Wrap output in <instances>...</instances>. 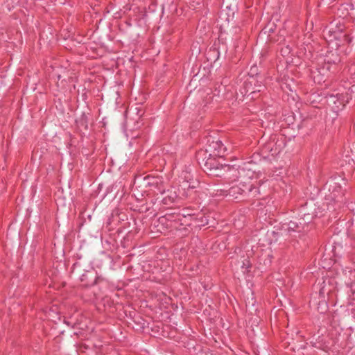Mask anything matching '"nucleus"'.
<instances>
[{
    "instance_id": "obj_27",
    "label": "nucleus",
    "mask_w": 355,
    "mask_h": 355,
    "mask_svg": "<svg viewBox=\"0 0 355 355\" xmlns=\"http://www.w3.org/2000/svg\"><path fill=\"white\" fill-rule=\"evenodd\" d=\"M134 111H136V114L137 116V123L138 124V120L140 119L144 114V110L141 106H137L134 108Z\"/></svg>"
},
{
    "instance_id": "obj_33",
    "label": "nucleus",
    "mask_w": 355,
    "mask_h": 355,
    "mask_svg": "<svg viewBox=\"0 0 355 355\" xmlns=\"http://www.w3.org/2000/svg\"><path fill=\"white\" fill-rule=\"evenodd\" d=\"M105 118H103L101 123H102V127L106 129V125H107V121H105Z\"/></svg>"
},
{
    "instance_id": "obj_38",
    "label": "nucleus",
    "mask_w": 355,
    "mask_h": 355,
    "mask_svg": "<svg viewBox=\"0 0 355 355\" xmlns=\"http://www.w3.org/2000/svg\"><path fill=\"white\" fill-rule=\"evenodd\" d=\"M349 272H350L351 273H355V270H354V271L350 270Z\"/></svg>"
},
{
    "instance_id": "obj_9",
    "label": "nucleus",
    "mask_w": 355,
    "mask_h": 355,
    "mask_svg": "<svg viewBox=\"0 0 355 355\" xmlns=\"http://www.w3.org/2000/svg\"><path fill=\"white\" fill-rule=\"evenodd\" d=\"M203 151L218 157H223L227 155V147L218 138L215 137L208 139L206 148Z\"/></svg>"
},
{
    "instance_id": "obj_28",
    "label": "nucleus",
    "mask_w": 355,
    "mask_h": 355,
    "mask_svg": "<svg viewBox=\"0 0 355 355\" xmlns=\"http://www.w3.org/2000/svg\"><path fill=\"white\" fill-rule=\"evenodd\" d=\"M280 53L282 56H288L291 53V48L287 45L281 49Z\"/></svg>"
},
{
    "instance_id": "obj_31",
    "label": "nucleus",
    "mask_w": 355,
    "mask_h": 355,
    "mask_svg": "<svg viewBox=\"0 0 355 355\" xmlns=\"http://www.w3.org/2000/svg\"><path fill=\"white\" fill-rule=\"evenodd\" d=\"M281 87L285 92H287V91L292 92V89H291L290 85H288L287 83H284V84L281 85Z\"/></svg>"
},
{
    "instance_id": "obj_26",
    "label": "nucleus",
    "mask_w": 355,
    "mask_h": 355,
    "mask_svg": "<svg viewBox=\"0 0 355 355\" xmlns=\"http://www.w3.org/2000/svg\"><path fill=\"white\" fill-rule=\"evenodd\" d=\"M241 268L245 270V271L243 272L244 273H248L250 271V268H252V263L249 258L245 259L243 260Z\"/></svg>"
},
{
    "instance_id": "obj_35",
    "label": "nucleus",
    "mask_w": 355,
    "mask_h": 355,
    "mask_svg": "<svg viewBox=\"0 0 355 355\" xmlns=\"http://www.w3.org/2000/svg\"><path fill=\"white\" fill-rule=\"evenodd\" d=\"M110 223H111V218H108L107 223V225H110Z\"/></svg>"
},
{
    "instance_id": "obj_3",
    "label": "nucleus",
    "mask_w": 355,
    "mask_h": 355,
    "mask_svg": "<svg viewBox=\"0 0 355 355\" xmlns=\"http://www.w3.org/2000/svg\"><path fill=\"white\" fill-rule=\"evenodd\" d=\"M87 268H84V263L80 260L75 262L72 267V272L80 275L81 286L85 288L94 286L98 279L95 269L89 265Z\"/></svg>"
},
{
    "instance_id": "obj_36",
    "label": "nucleus",
    "mask_w": 355,
    "mask_h": 355,
    "mask_svg": "<svg viewBox=\"0 0 355 355\" xmlns=\"http://www.w3.org/2000/svg\"><path fill=\"white\" fill-rule=\"evenodd\" d=\"M309 216V214H304V217H307V216Z\"/></svg>"
},
{
    "instance_id": "obj_2",
    "label": "nucleus",
    "mask_w": 355,
    "mask_h": 355,
    "mask_svg": "<svg viewBox=\"0 0 355 355\" xmlns=\"http://www.w3.org/2000/svg\"><path fill=\"white\" fill-rule=\"evenodd\" d=\"M323 36L328 42L338 41L336 46H340L352 42V37L346 31L344 19L332 21L323 31Z\"/></svg>"
},
{
    "instance_id": "obj_12",
    "label": "nucleus",
    "mask_w": 355,
    "mask_h": 355,
    "mask_svg": "<svg viewBox=\"0 0 355 355\" xmlns=\"http://www.w3.org/2000/svg\"><path fill=\"white\" fill-rule=\"evenodd\" d=\"M159 220L171 230H180L181 218L179 211L167 212L164 216L160 217Z\"/></svg>"
},
{
    "instance_id": "obj_37",
    "label": "nucleus",
    "mask_w": 355,
    "mask_h": 355,
    "mask_svg": "<svg viewBox=\"0 0 355 355\" xmlns=\"http://www.w3.org/2000/svg\"><path fill=\"white\" fill-rule=\"evenodd\" d=\"M114 211H112V220H114Z\"/></svg>"
},
{
    "instance_id": "obj_32",
    "label": "nucleus",
    "mask_w": 355,
    "mask_h": 355,
    "mask_svg": "<svg viewBox=\"0 0 355 355\" xmlns=\"http://www.w3.org/2000/svg\"><path fill=\"white\" fill-rule=\"evenodd\" d=\"M349 291L351 293V294H349V297L352 299V300H355V291L350 288Z\"/></svg>"
},
{
    "instance_id": "obj_14",
    "label": "nucleus",
    "mask_w": 355,
    "mask_h": 355,
    "mask_svg": "<svg viewBox=\"0 0 355 355\" xmlns=\"http://www.w3.org/2000/svg\"><path fill=\"white\" fill-rule=\"evenodd\" d=\"M325 97L328 105L331 107V110L334 112H338L343 110L345 106L346 100L343 94L338 92L327 94Z\"/></svg>"
},
{
    "instance_id": "obj_39",
    "label": "nucleus",
    "mask_w": 355,
    "mask_h": 355,
    "mask_svg": "<svg viewBox=\"0 0 355 355\" xmlns=\"http://www.w3.org/2000/svg\"><path fill=\"white\" fill-rule=\"evenodd\" d=\"M218 56H219V53L217 52V58H218Z\"/></svg>"
},
{
    "instance_id": "obj_5",
    "label": "nucleus",
    "mask_w": 355,
    "mask_h": 355,
    "mask_svg": "<svg viewBox=\"0 0 355 355\" xmlns=\"http://www.w3.org/2000/svg\"><path fill=\"white\" fill-rule=\"evenodd\" d=\"M217 157L218 156L207 153L206 151H203V149H200L196 153V159L198 164L204 171L209 175H214V173L220 172L222 164L218 162Z\"/></svg>"
},
{
    "instance_id": "obj_34",
    "label": "nucleus",
    "mask_w": 355,
    "mask_h": 355,
    "mask_svg": "<svg viewBox=\"0 0 355 355\" xmlns=\"http://www.w3.org/2000/svg\"><path fill=\"white\" fill-rule=\"evenodd\" d=\"M342 8L345 9V8H345V5H343H343H341V6H340V8L338 10H340V9H342Z\"/></svg>"
},
{
    "instance_id": "obj_24",
    "label": "nucleus",
    "mask_w": 355,
    "mask_h": 355,
    "mask_svg": "<svg viewBox=\"0 0 355 355\" xmlns=\"http://www.w3.org/2000/svg\"><path fill=\"white\" fill-rule=\"evenodd\" d=\"M208 191L209 192V194L212 196L223 197V196H227V195H229L228 190H225V189H208Z\"/></svg>"
},
{
    "instance_id": "obj_13",
    "label": "nucleus",
    "mask_w": 355,
    "mask_h": 355,
    "mask_svg": "<svg viewBox=\"0 0 355 355\" xmlns=\"http://www.w3.org/2000/svg\"><path fill=\"white\" fill-rule=\"evenodd\" d=\"M329 193L326 195V200L328 203L341 202L344 200L345 190L338 182H334L329 185Z\"/></svg>"
},
{
    "instance_id": "obj_8",
    "label": "nucleus",
    "mask_w": 355,
    "mask_h": 355,
    "mask_svg": "<svg viewBox=\"0 0 355 355\" xmlns=\"http://www.w3.org/2000/svg\"><path fill=\"white\" fill-rule=\"evenodd\" d=\"M115 87H116V89L114 91L116 105L115 110L122 116L126 118L128 109L126 106V94L125 93V89H123V83L121 82Z\"/></svg>"
},
{
    "instance_id": "obj_4",
    "label": "nucleus",
    "mask_w": 355,
    "mask_h": 355,
    "mask_svg": "<svg viewBox=\"0 0 355 355\" xmlns=\"http://www.w3.org/2000/svg\"><path fill=\"white\" fill-rule=\"evenodd\" d=\"M184 181L182 184L180 185L179 189L180 195L182 198L188 200L189 202H195L199 198V191L197 189V186L194 184H191L190 181L192 180V175L187 170H183L180 176Z\"/></svg>"
},
{
    "instance_id": "obj_11",
    "label": "nucleus",
    "mask_w": 355,
    "mask_h": 355,
    "mask_svg": "<svg viewBox=\"0 0 355 355\" xmlns=\"http://www.w3.org/2000/svg\"><path fill=\"white\" fill-rule=\"evenodd\" d=\"M144 184L150 191L155 194L161 193L164 191L165 185L162 177L147 175L144 178Z\"/></svg>"
},
{
    "instance_id": "obj_30",
    "label": "nucleus",
    "mask_w": 355,
    "mask_h": 355,
    "mask_svg": "<svg viewBox=\"0 0 355 355\" xmlns=\"http://www.w3.org/2000/svg\"><path fill=\"white\" fill-rule=\"evenodd\" d=\"M349 73L351 76L352 78L355 80V63L349 66Z\"/></svg>"
},
{
    "instance_id": "obj_16",
    "label": "nucleus",
    "mask_w": 355,
    "mask_h": 355,
    "mask_svg": "<svg viewBox=\"0 0 355 355\" xmlns=\"http://www.w3.org/2000/svg\"><path fill=\"white\" fill-rule=\"evenodd\" d=\"M286 146L285 138L283 136L275 137L266 144L272 155H277L282 152Z\"/></svg>"
},
{
    "instance_id": "obj_10",
    "label": "nucleus",
    "mask_w": 355,
    "mask_h": 355,
    "mask_svg": "<svg viewBox=\"0 0 355 355\" xmlns=\"http://www.w3.org/2000/svg\"><path fill=\"white\" fill-rule=\"evenodd\" d=\"M208 223L207 219L202 214H193L181 218L180 230H185L186 227H200Z\"/></svg>"
},
{
    "instance_id": "obj_7",
    "label": "nucleus",
    "mask_w": 355,
    "mask_h": 355,
    "mask_svg": "<svg viewBox=\"0 0 355 355\" xmlns=\"http://www.w3.org/2000/svg\"><path fill=\"white\" fill-rule=\"evenodd\" d=\"M245 173V170L244 168L224 164L220 166V172L214 173V176L220 177L226 182L232 183L238 181L241 177V174H244Z\"/></svg>"
},
{
    "instance_id": "obj_19",
    "label": "nucleus",
    "mask_w": 355,
    "mask_h": 355,
    "mask_svg": "<svg viewBox=\"0 0 355 355\" xmlns=\"http://www.w3.org/2000/svg\"><path fill=\"white\" fill-rule=\"evenodd\" d=\"M282 234V232L279 231H267L263 239V245L270 246L271 245L277 243L279 241V239L280 238Z\"/></svg>"
},
{
    "instance_id": "obj_23",
    "label": "nucleus",
    "mask_w": 355,
    "mask_h": 355,
    "mask_svg": "<svg viewBox=\"0 0 355 355\" xmlns=\"http://www.w3.org/2000/svg\"><path fill=\"white\" fill-rule=\"evenodd\" d=\"M89 116L88 114L83 112L78 120L76 121V122L78 123V125L84 129L87 130L88 129V124H89Z\"/></svg>"
},
{
    "instance_id": "obj_17",
    "label": "nucleus",
    "mask_w": 355,
    "mask_h": 355,
    "mask_svg": "<svg viewBox=\"0 0 355 355\" xmlns=\"http://www.w3.org/2000/svg\"><path fill=\"white\" fill-rule=\"evenodd\" d=\"M160 194L162 196L160 202L166 207L171 206L176 201L178 196L176 191L173 189L166 191L164 189V191Z\"/></svg>"
},
{
    "instance_id": "obj_21",
    "label": "nucleus",
    "mask_w": 355,
    "mask_h": 355,
    "mask_svg": "<svg viewBox=\"0 0 355 355\" xmlns=\"http://www.w3.org/2000/svg\"><path fill=\"white\" fill-rule=\"evenodd\" d=\"M241 187L239 184L230 187L228 190V193L230 196L238 198L239 196H243V193L241 191Z\"/></svg>"
},
{
    "instance_id": "obj_22",
    "label": "nucleus",
    "mask_w": 355,
    "mask_h": 355,
    "mask_svg": "<svg viewBox=\"0 0 355 355\" xmlns=\"http://www.w3.org/2000/svg\"><path fill=\"white\" fill-rule=\"evenodd\" d=\"M202 102L201 105L203 107H208L209 105L214 103L215 101V98L214 97L213 94H211L209 92L206 93L204 96L202 97Z\"/></svg>"
},
{
    "instance_id": "obj_25",
    "label": "nucleus",
    "mask_w": 355,
    "mask_h": 355,
    "mask_svg": "<svg viewBox=\"0 0 355 355\" xmlns=\"http://www.w3.org/2000/svg\"><path fill=\"white\" fill-rule=\"evenodd\" d=\"M179 214L180 215V218L184 217V216H191L193 214H196L193 209H191L190 208L186 207L183 208L181 210H179Z\"/></svg>"
},
{
    "instance_id": "obj_29",
    "label": "nucleus",
    "mask_w": 355,
    "mask_h": 355,
    "mask_svg": "<svg viewBox=\"0 0 355 355\" xmlns=\"http://www.w3.org/2000/svg\"><path fill=\"white\" fill-rule=\"evenodd\" d=\"M117 331L120 332V336L117 337L116 333L112 331V338H114V340L121 342L124 338H125V336L122 335V332L119 327L117 328Z\"/></svg>"
},
{
    "instance_id": "obj_20",
    "label": "nucleus",
    "mask_w": 355,
    "mask_h": 355,
    "mask_svg": "<svg viewBox=\"0 0 355 355\" xmlns=\"http://www.w3.org/2000/svg\"><path fill=\"white\" fill-rule=\"evenodd\" d=\"M309 223V221H308V222L304 221V223H302L300 221V219L299 220V221L291 220L287 224V230L289 232H301L304 230V225L306 223Z\"/></svg>"
},
{
    "instance_id": "obj_1",
    "label": "nucleus",
    "mask_w": 355,
    "mask_h": 355,
    "mask_svg": "<svg viewBox=\"0 0 355 355\" xmlns=\"http://www.w3.org/2000/svg\"><path fill=\"white\" fill-rule=\"evenodd\" d=\"M340 62V58L336 51H328L322 65L311 70L313 81L318 84L325 83L331 73L337 70Z\"/></svg>"
},
{
    "instance_id": "obj_18",
    "label": "nucleus",
    "mask_w": 355,
    "mask_h": 355,
    "mask_svg": "<svg viewBox=\"0 0 355 355\" xmlns=\"http://www.w3.org/2000/svg\"><path fill=\"white\" fill-rule=\"evenodd\" d=\"M226 86L222 83H216L214 84V87L209 92L213 94L215 98V101L218 102L223 100L225 94Z\"/></svg>"
},
{
    "instance_id": "obj_15",
    "label": "nucleus",
    "mask_w": 355,
    "mask_h": 355,
    "mask_svg": "<svg viewBox=\"0 0 355 355\" xmlns=\"http://www.w3.org/2000/svg\"><path fill=\"white\" fill-rule=\"evenodd\" d=\"M239 184L241 187L243 196L259 198L260 195L259 183L253 182L252 179H249L247 182H241Z\"/></svg>"
},
{
    "instance_id": "obj_6",
    "label": "nucleus",
    "mask_w": 355,
    "mask_h": 355,
    "mask_svg": "<svg viewBox=\"0 0 355 355\" xmlns=\"http://www.w3.org/2000/svg\"><path fill=\"white\" fill-rule=\"evenodd\" d=\"M265 86L259 80L257 75H249L245 80L239 91L243 96H250V99H256L259 97V93L263 90Z\"/></svg>"
}]
</instances>
